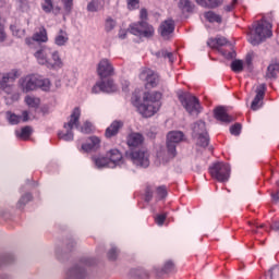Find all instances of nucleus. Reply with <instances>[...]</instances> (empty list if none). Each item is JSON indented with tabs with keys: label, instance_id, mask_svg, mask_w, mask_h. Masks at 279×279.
Segmentation results:
<instances>
[{
	"label": "nucleus",
	"instance_id": "obj_1",
	"mask_svg": "<svg viewBox=\"0 0 279 279\" xmlns=\"http://www.w3.org/2000/svg\"><path fill=\"white\" fill-rule=\"evenodd\" d=\"M162 93L160 92H145L143 95V104L137 107V110L142 117L149 119L154 117L160 110L162 102Z\"/></svg>",
	"mask_w": 279,
	"mask_h": 279
},
{
	"label": "nucleus",
	"instance_id": "obj_2",
	"mask_svg": "<svg viewBox=\"0 0 279 279\" xmlns=\"http://www.w3.org/2000/svg\"><path fill=\"white\" fill-rule=\"evenodd\" d=\"M35 58L38 64L47 66V69L62 68V59L58 51H52L49 47H41L35 52Z\"/></svg>",
	"mask_w": 279,
	"mask_h": 279
},
{
	"label": "nucleus",
	"instance_id": "obj_3",
	"mask_svg": "<svg viewBox=\"0 0 279 279\" xmlns=\"http://www.w3.org/2000/svg\"><path fill=\"white\" fill-rule=\"evenodd\" d=\"M271 36H274L271 23L263 19L254 24L253 29L248 34V43L253 46L260 45L263 40L271 38Z\"/></svg>",
	"mask_w": 279,
	"mask_h": 279
},
{
	"label": "nucleus",
	"instance_id": "obj_4",
	"mask_svg": "<svg viewBox=\"0 0 279 279\" xmlns=\"http://www.w3.org/2000/svg\"><path fill=\"white\" fill-rule=\"evenodd\" d=\"M82 112L80 111V108H75L73 110V112L71 113L70 116V120L68 123H65L63 125L64 131H60L58 133V137L61 140V141H73V129L74 128H80V117H81Z\"/></svg>",
	"mask_w": 279,
	"mask_h": 279
},
{
	"label": "nucleus",
	"instance_id": "obj_5",
	"mask_svg": "<svg viewBox=\"0 0 279 279\" xmlns=\"http://www.w3.org/2000/svg\"><path fill=\"white\" fill-rule=\"evenodd\" d=\"M179 100L185 108L186 112L192 117H197L202 112V106L199 105V99L191 94H181L179 95Z\"/></svg>",
	"mask_w": 279,
	"mask_h": 279
},
{
	"label": "nucleus",
	"instance_id": "obj_6",
	"mask_svg": "<svg viewBox=\"0 0 279 279\" xmlns=\"http://www.w3.org/2000/svg\"><path fill=\"white\" fill-rule=\"evenodd\" d=\"M230 166L226 162H216L209 167V173L217 182H228L230 180Z\"/></svg>",
	"mask_w": 279,
	"mask_h": 279
},
{
	"label": "nucleus",
	"instance_id": "obj_7",
	"mask_svg": "<svg viewBox=\"0 0 279 279\" xmlns=\"http://www.w3.org/2000/svg\"><path fill=\"white\" fill-rule=\"evenodd\" d=\"M129 31L133 34V36H138L140 38H153L154 34L156 33L154 26L145 21L131 24Z\"/></svg>",
	"mask_w": 279,
	"mask_h": 279
},
{
	"label": "nucleus",
	"instance_id": "obj_8",
	"mask_svg": "<svg viewBox=\"0 0 279 279\" xmlns=\"http://www.w3.org/2000/svg\"><path fill=\"white\" fill-rule=\"evenodd\" d=\"M184 141V133L182 131H171L167 135V151H168V158H175L178 156V150H175V147H178V144L182 143Z\"/></svg>",
	"mask_w": 279,
	"mask_h": 279
},
{
	"label": "nucleus",
	"instance_id": "obj_9",
	"mask_svg": "<svg viewBox=\"0 0 279 279\" xmlns=\"http://www.w3.org/2000/svg\"><path fill=\"white\" fill-rule=\"evenodd\" d=\"M140 80L145 82V88H156V86L160 84V76L148 68H143L141 70Z\"/></svg>",
	"mask_w": 279,
	"mask_h": 279
},
{
	"label": "nucleus",
	"instance_id": "obj_10",
	"mask_svg": "<svg viewBox=\"0 0 279 279\" xmlns=\"http://www.w3.org/2000/svg\"><path fill=\"white\" fill-rule=\"evenodd\" d=\"M129 158H131L133 165L137 167H144V169L149 167V153L146 150H134L129 154Z\"/></svg>",
	"mask_w": 279,
	"mask_h": 279
},
{
	"label": "nucleus",
	"instance_id": "obj_11",
	"mask_svg": "<svg viewBox=\"0 0 279 279\" xmlns=\"http://www.w3.org/2000/svg\"><path fill=\"white\" fill-rule=\"evenodd\" d=\"M97 73L101 80L114 75V66L108 59H101L97 65Z\"/></svg>",
	"mask_w": 279,
	"mask_h": 279
},
{
	"label": "nucleus",
	"instance_id": "obj_12",
	"mask_svg": "<svg viewBox=\"0 0 279 279\" xmlns=\"http://www.w3.org/2000/svg\"><path fill=\"white\" fill-rule=\"evenodd\" d=\"M117 90V86L114 85V81L107 80L96 83V85L93 87V93H114Z\"/></svg>",
	"mask_w": 279,
	"mask_h": 279
},
{
	"label": "nucleus",
	"instance_id": "obj_13",
	"mask_svg": "<svg viewBox=\"0 0 279 279\" xmlns=\"http://www.w3.org/2000/svg\"><path fill=\"white\" fill-rule=\"evenodd\" d=\"M20 85L23 93H29V90H36L37 88V76L28 75L20 80Z\"/></svg>",
	"mask_w": 279,
	"mask_h": 279
},
{
	"label": "nucleus",
	"instance_id": "obj_14",
	"mask_svg": "<svg viewBox=\"0 0 279 279\" xmlns=\"http://www.w3.org/2000/svg\"><path fill=\"white\" fill-rule=\"evenodd\" d=\"M175 31V23L173 20H166L160 25V35L165 40H169L171 38V34Z\"/></svg>",
	"mask_w": 279,
	"mask_h": 279
},
{
	"label": "nucleus",
	"instance_id": "obj_15",
	"mask_svg": "<svg viewBox=\"0 0 279 279\" xmlns=\"http://www.w3.org/2000/svg\"><path fill=\"white\" fill-rule=\"evenodd\" d=\"M88 143L82 145V151L88 154V151H97L101 147V140L97 136H90Z\"/></svg>",
	"mask_w": 279,
	"mask_h": 279
},
{
	"label": "nucleus",
	"instance_id": "obj_16",
	"mask_svg": "<svg viewBox=\"0 0 279 279\" xmlns=\"http://www.w3.org/2000/svg\"><path fill=\"white\" fill-rule=\"evenodd\" d=\"M265 98V85H259L256 89V96L251 105V110H258L263 106V99Z\"/></svg>",
	"mask_w": 279,
	"mask_h": 279
},
{
	"label": "nucleus",
	"instance_id": "obj_17",
	"mask_svg": "<svg viewBox=\"0 0 279 279\" xmlns=\"http://www.w3.org/2000/svg\"><path fill=\"white\" fill-rule=\"evenodd\" d=\"M214 117L217 119V121H221L222 123H232L234 119L228 114V111H226V108L223 107H217L214 110Z\"/></svg>",
	"mask_w": 279,
	"mask_h": 279
},
{
	"label": "nucleus",
	"instance_id": "obj_18",
	"mask_svg": "<svg viewBox=\"0 0 279 279\" xmlns=\"http://www.w3.org/2000/svg\"><path fill=\"white\" fill-rule=\"evenodd\" d=\"M7 117H8L9 123H11V125H19V123H21V121H23L24 123L29 121V112H27V111H23L22 117L8 111Z\"/></svg>",
	"mask_w": 279,
	"mask_h": 279
},
{
	"label": "nucleus",
	"instance_id": "obj_19",
	"mask_svg": "<svg viewBox=\"0 0 279 279\" xmlns=\"http://www.w3.org/2000/svg\"><path fill=\"white\" fill-rule=\"evenodd\" d=\"M85 278H86V270L77 266L71 268L65 275V279H85Z\"/></svg>",
	"mask_w": 279,
	"mask_h": 279
},
{
	"label": "nucleus",
	"instance_id": "obj_20",
	"mask_svg": "<svg viewBox=\"0 0 279 279\" xmlns=\"http://www.w3.org/2000/svg\"><path fill=\"white\" fill-rule=\"evenodd\" d=\"M92 162H94L97 169H106V167H110V159L108 158V155H106V157L95 155L92 157Z\"/></svg>",
	"mask_w": 279,
	"mask_h": 279
},
{
	"label": "nucleus",
	"instance_id": "obj_21",
	"mask_svg": "<svg viewBox=\"0 0 279 279\" xmlns=\"http://www.w3.org/2000/svg\"><path fill=\"white\" fill-rule=\"evenodd\" d=\"M107 158L109 159V165H113V167H117L121 160H123V155L119 149L113 148L107 153Z\"/></svg>",
	"mask_w": 279,
	"mask_h": 279
},
{
	"label": "nucleus",
	"instance_id": "obj_22",
	"mask_svg": "<svg viewBox=\"0 0 279 279\" xmlns=\"http://www.w3.org/2000/svg\"><path fill=\"white\" fill-rule=\"evenodd\" d=\"M19 77V71L12 70L11 72L3 74L2 78L0 80V86L1 88H8V85L11 82H14Z\"/></svg>",
	"mask_w": 279,
	"mask_h": 279
},
{
	"label": "nucleus",
	"instance_id": "obj_23",
	"mask_svg": "<svg viewBox=\"0 0 279 279\" xmlns=\"http://www.w3.org/2000/svg\"><path fill=\"white\" fill-rule=\"evenodd\" d=\"M123 128V122L113 121L109 128H107L105 136L107 138H112V136H117L119 134V130Z\"/></svg>",
	"mask_w": 279,
	"mask_h": 279
},
{
	"label": "nucleus",
	"instance_id": "obj_24",
	"mask_svg": "<svg viewBox=\"0 0 279 279\" xmlns=\"http://www.w3.org/2000/svg\"><path fill=\"white\" fill-rule=\"evenodd\" d=\"M143 141H145V140L143 137V134H141V133H131L128 136L129 147H140V145H143Z\"/></svg>",
	"mask_w": 279,
	"mask_h": 279
},
{
	"label": "nucleus",
	"instance_id": "obj_25",
	"mask_svg": "<svg viewBox=\"0 0 279 279\" xmlns=\"http://www.w3.org/2000/svg\"><path fill=\"white\" fill-rule=\"evenodd\" d=\"M207 45L211 49H219V47H225V45H228V39H226V37L211 38L207 41Z\"/></svg>",
	"mask_w": 279,
	"mask_h": 279
},
{
	"label": "nucleus",
	"instance_id": "obj_26",
	"mask_svg": "<svg viewBox=\"0 0 279 279\" xmlns=\"http://www.w3.org/2000/svg\"><path fill=\"white\" fill-rule=\"evenodd\" d=\"M278 73H279V63L272 62L267 68L266 77L268 80H275V77H278Z\"/></svg>",
	"mask_w": 279,
	"mask_h": 279
},
{
	"label": "nucleus",
	"instance_id": "obj_27",
	"mask_svg": "<svg viewBox=\"0 0 279 279\" xmlns=\"http://www.w3.org/2000/svg\"><path fill=\"white\" fill-rule=\"evenodd\" d=\"M66 43H69V34H66V31L60 29L54 38V44L58 45V47H64Z\"/></svg>",
	"mask_w": 279,
	"mask_h": 279
},
{
	"label": "nucleus",
	"instance_id": "obj_28",
	"mask_svg": "<svg viewBox=\"0 0 279 279\" xmlns=\"http://www.w3.org/2000/svg\"><path fill=\"white\" fill-rule=\"evenodd\" d=\"M196 2L203 8H219L223 0H196Z\"/></svg>",
	"mask_w": 279,
	"mask_h": 279
},
{
	"label": "nucleus",
	"instance_id": "obj_29",
	"mask_svg": "<svg viewBox=\"0 0 279 279\" xmlns=\"http://www.w3.org/2000/svg\"><path fill=\"white\" fill-rule=\"evenodd\" d=\"M206 132V122L198 121L193 126V136H199L201 134H207Z\"/></svg>",
	"mask_w": 279,
	"mask_h": 279
},
{
	"label": "nucleus",
	"instance_id": "obj_30",
	"mask_svg": "<svg viewBox=\"0 0 279 279\" xmlns=\"http://www.w3.org/2000/svg\"><path fill=\"white\" fill-rule=\"evenodd\" d=\"M194 138H196V144L199 145V147H208L210 143V137L208 136V133L196 135L194 136Z\"/></svg>",
	"mask_w": 279,
	"mask_h": 279
},
{
	"label": "nucleus",
	"instance_id": "obj_31",
	"mask_svg": "<svg viewBox=\"0 0 279 279\" xmlns=\"http://www.w3.org/2000/svg\"><path fill=\"white\" fill-rule=\"evenodd\" d=\"M37 88H40L41 90H50L51 88V81L48 78H43L37 76Z\"/></svg>",
	"mask_w": 279,
	"mask_h": 279
},
{
	"label": "nucleus",
	"instance_id": "obj_32",
	"mask_svg": "<svg viewBox=\"0 0 279 279\" xmlns=\"http://www.w3.org/2000/svg\"><path fill=\"white\" fill-rule=\"evenodd\" d=\"M178 8L182 10V12H193V2L191 0H180L178 3Z\"/></svg>",
	"mask_w": 279,
	"mask_h": 279
},
{
	"label": "nucleus",
	"instance_id": "obj_33",
	"mask_svg": "<svg viewBox=\"0 0 279 279\" xmlns=\"http://www.w3.org/2000/svg\"><path fill=\"white\" fill-rule=\"evenodd\" d=\"M163 274H175L178 269L175 268V263L173 260H167L162 267Z\"/></svg>",
	"mask_w": 279,
	"mask_h": 279
},
{
	"label": "nucleus",
	"instance_id": "obj_34",
	"mask_svg": "<svg viewBox=\"0 0 279 279\" xmlns=\"http://www.w3.org/2000/svg\"><path fill=\"white\" fill-rule=\"evenodd\" d=\"M33 39L36 40L37 43H47V40H48L47 29L41 28L38 33H36L33 36Z\"/></svg>",
	"mask_w": 279,
	"mask_h": 279
},
{
	"label": "nucleus",
	"instance_id": "obj_35",
	"mask_svg": "<svg viewBox=\"0 0 279 279\" xmlns=\"http://www.w3.org/2000/svg\"><path fill=\"white\" fill-rule=\"evenodd\" d=\"M25 104L29 107V108H38V106H40V99L36 98L34 96H26L25 97Z\"/></svg>",
	"mask_w": 279,
	"mask_h": 279
},
{
	"label": "nucleus",
	"instance_id": "obj_36",
	"mask_svg": "<svg viewBox=\"0 0 279 279\" xmlns=\"http://www.w3.org/2000/svg\"><path fill=\"white\" fill-rule=\"evenodd\" d=\"M205 19H207L209 21V23H221V15L209 11L207 13H205Z\"/></svg>",
	"mask_w": 279,
	"mask_h": 279
},
{
	"label": "nucleus",
	"instance_id": "obj_37",
	"mask_svg": "<svg viewBox=\"0 0 279 279\" xmlns=\"http://www.w3.org/2000/svg\"><path fill=\"white\" fill-rule=\"evenodd\" d=\"M17 136L22 138L23 141H27L29 136H32V128L31 126H25L21 130L20 133H17Z\"/></svg>",
	"mask_w": 279,
	"mask_h": 279
},
{
	"label": "nucleus",
	"instance_id": "obj_38",
	"mask_svg": "<svg viewBox=\"0 0 279 279\" xmlns=\"http://www.w3.org/2000/svg\"><path fill=\"white\" fill-rule=\"evenodd\" d=\"M41 8L46 14L51 13L53 11V1L52 0H44L41 3Z\"/></svg>",
	"mask_w": 279,
	"mask_h": 279
},
{
	"label": "nucleus",
	"instance_id": "obj_39",
	"mask_svg": "<svg viewBox=\"0 0 279 279\" xmlns=\"http://www.w3.org/2000/svg\"><path fill=\"white\" fill-rule=\"evenodd\" d=\"M156 197L157 199H165L167 197V186L160 185L156 189Z\"/></svg>",
	"mask_w": 279,
	"mask_h": 279
},
{
	"label": "nucleus",
	"instance_id": "obj_40",
	"mask_svg": "<svg viewBox=\"0 0 279 279\" xmlns=\"http://www.w3.org/2000/svg\"><path fill=\"white\" fill-rule=\"evenodd\" d=\"M231 69L234 73H241V71H243V61L241 60L232 61Z\"/></svg>",
	"mask_w": 279,
	"mask_h": 279
},
{
	"label": "nucleus",
	"instance_id": "obj_41",
	"mask_svg": "<svg viewBox=\"0 0 279 279\" xmlns=\"http://www.w3.org/2000/svg\"><path fill=\"white\" fill-rule=\"evenodd\" d=\"M158 57L168 59L170 64H173V60H174L173 52H169L167 50H161V51L158 52Z\"/></svg>",
	"mask_w": 279,
	"mask_h": 279
},
{
	"label": "nucleus",
	"instance_id": "obj_42",
	"mask_svg": "<svg viewBox=\"0 0 279 279\" xmlns=\"http://www.w3.org/2000/svg\"><path fill=\"white\" fill-rule=\"evenodd\" d=\"M117 27V22L112 20L111 17H108L105 23V29L106 32H112V29Z\"/></svg>",
	"mask_w": 279,
	"mask_h": 279
},
{
	"label": "nucleus",
	"instance_id": "obj_43",
	"mask_svg": "<svg viewBox=\"0 0 279 279\" xmlns=\"http://www.w3.org/2000/svg\"><path fill=\"white\" fill-rule=\"evenodd\" d=\"M28 202H32V194L29 193L21 197V199L17 203L19 208H23V206H25V204H27Z\"/></svg>",
	"mask_w": 279,
	"mask_h": 279
},
{
	"label": "nucleus",
	"instance_id": "obj_44",
	"mask_svg": "<svg viewBox=\"0 0 279 279\" xmlns=\"http://www.w3.org/2000/svg\"><path fill=\"white\" fill-rule=\"evenodd\" d=\"M87 10L88 12H97V10H99V0H92L87 4Z\"/></svg>",
	"mask_w": 279,
	"mask_h": 279
},
{
	"label": "nucleus",
	"instance_id": "obj_45",
	"mask_svg": "<svg viewBox=\"0 0 279 279\" xmlns=\"http://www.w3.org/2000/svg\"><path fill=\"white\" fill-rule=\"evenodd\" d=\"M10 29L13 36H17L19 38H21V36H25V31L19 29L17 25H11Z\"/></svg>",
	"mask_w": 279,
	"mask_h": 279
},
{
	"label": "nucleus",
	"instance_id": "obj_46",
	"mask_svg": "<svg viewBox=\"0 0 279 279\" xmlns=\"http://www.w3.org/2000/svg\"><path fill=\"white\" fill-rule=\"evenodd\" d=\"M165 221H167V214H159L155 217L157 226H165Z\"/></svg>",
	"mask_w": 279,
	"mask_h": 279
},
{
	"label": "nucleus",
	"instance_id": "obj_47",
	"mask_svg": "<svg viewBox=\"0 0 279 279\" xmlns=\"http://www.w3.org/2000/svg\"><path fill=\"white\" fill-rule=\"evenodd\" d=\"M63 3V8L68 14H71V10H73V0H61Z\"/></svg>",
	"mask_w": 279,
	"mask_h": 279
},
{
	"label": "nucleus",
	"instance_id": "obj_48",
	"mask_svg": "<svg viewBox=\"0 0 279 279\" xmlns=\"http://www.w3.org/2000/svg\"><path fill=\"white\" fill-rule=\"evenodd\" d=\"M109 260H117L119 256V250L117 247H112L107 254Z\"/></svg>",
	"mask_w": 279,
	"mask_h": 279
},
{
	"label": "nucleus",
	"instance_id": "obj_49",
	"mask_svg": "<svg viewBox=\"0 0 279 279\" xmlns=\"http://www.w3.org/2000/svg\"><path fill=\"white\" fill-rule=\"evenodd\" d=\"M81 132L83 134H90V132H93V124H90V122H85L81 128Z\"/></svg>",
	"mask_w": 279,
	"mask_h": 279
},
{
	"label": "nucleus",
	"instance_id": "obj_50",
	"mask_svg": "<svg viewBox=\"0 0 279 279\" xmlns=\"http://www.w3.org/2000/svg\"><path fill=\"white\" fill-rule=\"evenodd\" d=\"M230 134H232L233 136H239V134H241V124L240 123H235L230 128Z\"/></svg>",
	"mask_w": 279,
	"mask_h": 279
},
{
	"label": "nucleus",
	"instance_id": "obj_51",
	"mask_svg": "<svg viewBox=\"0 0 279 279\" xmlns=\"http://www.w3.org/2000/svg\"><path fill=\"white\" fill-rule=\"evenodd\" d=\"M140 0H128V8L129 10H136L138 9Z\"/></svg>",
	"mask_w": 279,
	"mask_h": 279
},
{
	"label": "nucleus",
	"instance_id": "obj_52",
	"mask_svg": "<svg viewBox=\"0 0 279 279\" xmlns=\"http://www.w3.org/2000/svg\"><path fill=\"white\" fill-rule=\"evenodd\" d=\"M5 38H8V35L5 34V27L3 24H0V43H5Z\"/></svg>",
	"mask_w": 279,
	"mask_h": 279
},
{
	"label": "nucleus",
	"instance_id": "obj_53",
	"mask_svg": "<svg viewBox=\"0 0 279 279\" xmlns=\"http://www.w3.org/2000/svg\"><path fill=\"white\" fill-rule=\"evenodd\" d=\"M146 202H149L150 199H154V190H151V186L146 187Z\"/></svg>",
	"mask_w": 279,
	"mask_h": 279
},
{
	"label": "nucleus",
	"instance_id": "obj_54",
	"mask_svg": "<svg viewBox=\"0 0 279 279\" xmlns=\"http://www.w3.org/2000/svg\"><path fill=\"white\" fill-rule=\"evenodd\" d=\"M239 3V0H232V2L225 7L226 12H232L234 7Z\"/></svg>",
	"mask_w": 279,
	"mask_h": 279
},
{
	"label": "nucleus",
	"instance_id": "obj_55",
	"mask_svg": "<svg viewBox=\"0 0 279 279\" xmlns=\"http://www.w3.org/2000/svg\"><path fill=\"white\" fill-rule=\"evenodd\" d=\"M140 19H141V21H147V10L146 9H142L140 11Z\"/></svg>",
	"mask_w": 279,
	"mask_h": 279
},
{
	"label": "nucleus",
	"instance_id": "obj_56",
	"mask_svg": "<svg viewBox=\"0 0 279 279\" xmlns=\"http://www.w3.org/2000/svg\"><path fill=\"white\" fill-rule=\"evenodd\" d=\"M222 54L225 56V58H227L229 60L234 58V52H228V53L223 52Z\"/></svg>",
	"mask_w": 279,
	"mask_h": 279
},
{
	"label": "nucleus",
	"instance_id": "obj_57",
	"mask_svg": "<svg viewBox=\"0 0 279 279\" xmlns=\"http://www.w3.org/2000/svg\"><path fill=\"white\" fill-rule=\"evenodd\" d=\"M126 35H128V34L125 33V31H122V33H120V35H119V36H120V38H122V39H123V38H125V36H126Z\"/></svg>",
	"mask_w": 279,
	"mask_h": 279
},
{
	"label": "nucleus",
	"instance_id": "obj_58",
	"mask_svg": "<svg viewBox=\"0 0 279 279\" xmlns=\"http://www.w3.org/2000/svg\"><path fill=\"white\" fill-rule=\"evenodd\" d=\"M272 199H275V202H278V199H279V194L277 193V194H272Z\"/></svg>",
	"mask_w": 279,
	"mask_h": 279
},
{
	"label": "nucleus",
	"instance_id": "obj_59",
	"mask_svg": "<svg viewBox=\"0 0 279 279\" xmlns=\"http://www.w3.org/2000/svg\"><path fill=\"white\" fill-rule=\"evenodd\" d=\"M246 62H247V64H252V57L247 56L246 57Z\"/></svg>",
	"mask_w": 279,
	"mask_h": 279
},
{
	"label": "nucleus",
	"instance_id": "obj_60",
	"mask_svg": "<svg viewBox=\"0 0 279 279\" xmlns=\"http://www.w3.org/2000/svg\"><path fill=\"white\" fill-rule=\"evenodd\" d=\"M54 13H56V14H59V13H60V8H58V7L54 8Z\"/></svg>",
	"mask_w": 279,
	"mask_h": 279
},
{
	"label": "nucleus",
	"instance_id": "obj_61",
	"mask_svg": "<svg viewBox=\"0 0 279 279\" xmlns=\"http://www.w3.org/2000/svg\"><path fill=\"white\" fill-rule=\"evenodd\" d=\"M22 3L25 5V3H27V0H22Z\"/></svg>",
	"mask_w": 279,
	"mask_h": 279
}]
</instances>
